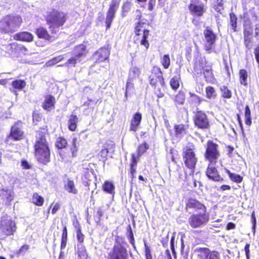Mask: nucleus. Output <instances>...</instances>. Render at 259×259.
Here are the masks:
<instances>
[{"instance_id": "nucleus-1", "label": "nucleus", "mask_w": 259, "mask_h": 259, "mask_svg": "<svg viewBox=\"0 0 259 259\" xmlns=\"http://www.w3.org/2000/svg\"><path fill=\"white\" fill-rule=\"evenodd\" d=\"M36 137L38 140L35 145V155L38 161L46 164L50 161V150L44 136L38 133Z\"/></svg>"}, {"instance_id": "nucleus-2", "label": "nucleus", "mask_w": 259, "mask_h": 259, "mask_svg": "<svg viewBox=\"0 0 259 259\" xmlns=\"http://www.w3.org/2000/svg\"><path fill=\"white\" fill-rule=\"evenodd\" d=\"M66 20L65 14L55 10L48 12L46 16V21L49 25L50 31L53 34L59 31V27L63 26Z\"/></svg>"}, {"instance_id": "nucleus-3", "label": "nucleus", "mask_w": 259, "mask_h": 259, "mask_svg": "<svg viewBox=\"0 0 259 259\" xmlns=\"http://www.w3.org/2000/svg\"><path fill=\"white\" fill-rule=\"evenodd\" d=\"M19 16L7 15L0 21V31L3 33H11L16 31L22 23Z\"/></svg>"}, {"instance_id": "nucleus-4", "label": "nucleus", "mask_w": 259, "mask_h": 259, "mask_svg": "<svg viewBox=\"0 0 259 259\" xmlns=\"http://www.w3.org/2000/svg\"><path fill=\"white\" fill-rule=\"evenodd\" d=\"M195 146L192 143H189L183 150V158L185 165L190 169H194L197 162L194 150Z\"/></svg>"}, {"instance_id": "nucleus-5", "label": "nucleus", "mask_w": 259, "mask_h": 259, "mask_svg": "<svg viewBox=\"0 0 259 259\" xmlns=\"http://www.w3.org/2000/svg\"><path fill=\"white\" fill-rule=\"evenodd\" d=\"M144 25H145L144 23L139 22L136 26L135 33L137 38L135 41L143 46L145 47V50L147 51L149 47V43L147 40L149 35V31L145 28Z\"/></svg>"}, {"instance_id": "nucleus-6", "label": "nucleus", "mask_w": 259, "mask_h": 259, "mask_svg": "<svg viewBox=\"0 0 259 259\" xmlns=\"http://www.w3.org/2000/svg\"><path fill=\"white\" fill-rule=\"evenodd\" d=\"M125 245L126 243L122 238L117 237L112 253L110 254V259H126L127 254Z\"/></svg>"}, {"instance_id": "nucleus-7", "label": "nucleus", "mask_w": 259, "mask_h": 259, "mask_svg": "<svg viewBox=\"0 0 259 259\" xmlns=\"http://www.w3.org/2000/svg\"><path fill=\"white\" fill-rule=\"evenodd\" d=\"M218 147V145L213 142L211 141L207 142L204 157L209 163L215 164L220 156Z\"/></svg>"}, {"instance_id": "nucleus-8", "label": "nucleus", "mask_w": 259, "mask_h": 259, "mask_svg": "<svg viewBox=\"0 0 259 259\" xmlns=\"http://www.w3.org/2000/svg\"><path fill=\"white\" fill-rule=\"evenodd\" d=\"M209 220V215L206 212H201L199 214H193L188 219V223L193 228L201 227Z\"/></svg>"}, {"instance_id": "nucleus-9", "label": "nucleus", "mask_w": 259, "mask_h": 259, "mask_svg": "<svg viewBox=\"0 0 259 259\" xmlns=\"http://www.w3.org/2000/svg\"><path fill=\"white\" fill-rule=\"evenodd\" d=\"M1 230L6 235H11L16 230V223L8 216L2 218Z\"/></svg>"}, {"instance_id": "nucleus-10", "label": "nucleus", "mask_w": 259, "mask_h": 259, "mask_svg": "<svg viewBox=\"0 0 259 259\" xmlns=\"http://www.w3.org/2000/svg\"><path fill=\"white\" fill-rule=\"evenodd\" d=\"M204 36V48L207 51H210L214 45L217 36L213 31L207 27L203 31Z\"/></svg>"}, {"instance_id": "nucleus-11", "label": "nucleus", "mask_w": 259, "mask_h": 259, "mask_svg": "<svg viewBox=\"0 0 259 259\" xmlns=\"http://www.w3.org/2000/svg\"><path fill=\"white\" fill-rule=\"evenodd\" d=\"M149 78L150 79V84L153 87L156 88L163 86L164 80L162 77V73L159 68L154 67L152 69V74Z\"/></svg>"}, {"instance_id": "nucleus-12", "label": "nucleus", "mask_w": 259, "mask_h": 259, "mask_svg": "<svg viewBox=\"0 0 259 259\" xmlns=\"http://www.w3.org/2000/svg\"><path fill=\"white\" fill-rule=\"evenodd\" d=\"M119 3V0H112L111 2L109 9L107 13L106 19L107 28L110 27L113 19L115 16V12L118 8Z\"/></svg>"}, {"instance_id": "nucleus-13", "label": "nucleus", "mask_w": 259, "mask_h": 259, "mask_svg": "<svg viewBox=\"0 0 259 259\" xmlns=\"http://www.w3.org/2000/svg\"><path fill=\"white\" fill-rule=\"evenodd\" d=\"M189 8L192 14L197 16H201L204 12L203 4L198 0H191Z\"/></svg>"}, {"instance_id": "nucleus-14", "label": "nucleus", "mask_w": 259, "mask_h": 259, "mask_svg": "<svg viewBox=\"0 0 259 259\" xmlns=\"http://www.w3.org/2000/svg\"><path fill=\"white\" fill-rule=\"evenodd\" d=\"M141 74V70L137 66L132 67L129 71L128 78L126 84V88H128L132 86V81L138 78Z\"/></svg>"}, {"instance_id": "nucleus-15", "label": "nucleus", "mask_w": 259, "mask_h": 259, "mask_svg": "<svg viewBox=\"0 0 259 259\" xmlns=\"http://www.w3.org/2000/svg\"><path fill=\"white\" fill-rule=\"evenodd\" d=\"M215 164L209 163L206 171L208 178L215 181L223 180V179L218 174L216 168L214 166Z\"/></svg>"}, {"instance_id": "nucleus-16", "label": "nucleus", "mask_w": 259, "mask_h": 259, "mask_svg": "<svg viewBox=\"0 0 259 259\" xmlns=\"http://www.w3.org/2000/svg\"><path fill=\"white\" fill-rule=\"evenodd\" d=\"M23 136V132L21 130L20 123H16L11 128L9 137L15 140H21Z\"/></svg>"}, {"instance_id": "nucleus-17", "label": "nucleus", "mask_w": 259, "mask_h": 259, "mask_svg": "<svg viewBox=\"0 0 259 259\" xmlns=\"http://www.w3.org/2000/svg\"><path fill=\"white\" fill-rule=\"evenodd\" d=\"M186 208L187 210L193 209L195 210H200L201 212H206L205 206L195 199H190L186 203Z\"/></svg>"}, {"instance_id": "nucleus-18", "label": "nucleus", "mask_w": 259, "mask_h": 259, "mask_svg": "<svg viewBox=\"0 0 259 259\" xmlns=\"http://www.w3.org/2000/svg\"><path fill=\"white\" fill-rule=\"evenodd\" d=\"M199 256L201 259H220L218 252H211L207 248H204L200 251Z\"/></svg>"}, {"instance_id": "nucleus-19", "label": "nucleus", "mask_w": 259, "mask_h": 259, "mask_svg": "<svg viewBox=\"0 0 259 259\" xmlns=\"http://www.w3.org/2000/svg\"><path fill=\"white\" fill-rule=\"evenodd\" d=\"M110 52L108 49L103 48L98 50L94 55L97 62H103L106 60L109 57Z\"/></svg>"}, {"instance_id": "nucleus-20", "label": "nucleus", "mask_w": 259, "mask_h": 259, "mask_svg": "<svg viewBox=\"0 0 259 259\" xmlns=\"http://www.w3.org/2000/svg\"><path fill=\"white\" fill-rule=\"evenodd\" d=\"M0 197L6 204H9L13 200L14 192L10 189H2L0 190Z\"/></svg>"}, {"instance_id": "nucleus-21", "label": "nucleus", "mask_w": 259, "mask_h": 259, "mask_svg": "<svg viewBox=\"0 0 259 259\" xmlns=\"http://www.w3.org/2000/svg\"><path fill=\"white\" fill-rule=\"evenodd\" d=\"M195 124L199 128H206L208 125V121L206 114H196Z\"/></svg>"}, {"instance_id": "nucleus-22", "label": "nucleus", "mask_w": 259, "mask_h": 259, "mask_svg": "<svg viewBox=\"0 0 259 259\" xmlns=\"http://www.w3.org/2000/svg\"><path fill=\"white\" fill-rule=\"evenodd\" d=\"M14 38L16 40L30 42L32 41L33 36L29 32H22L15 34Z\"/></svg>"}, {"instance_id": "nucleus-23", "label": "nucleus", "mask_w": 259, "mask_h": 259, "mask_svg": "<svg viewBox=\"0 0 259 259\" xmlns=\"http://www.w3.org/2000/svg\"><path fill=\"white\" fill-rule=\"evenodd\" d=\"M55 102V98L53 96L48 95L46 96L43 104L44 108L47 111H51L54 108Z\"/></svg>"}, {"instance_id": "nucleus-24", "label": "nucleus", "mask_w": 259, "mask_h": 259, "mask_svg": "<svg viewBox=\"0 0 259 259\" xmlns=\"http://www.w3.org/2000/svg\"><path fill=\"white\" fill-rule=\"evenodd\" d=\"M88 53L86 46L83 44H80L76 46L74 50V54L78 58H80L81 57L85 56Z\"/></svg>"}, {"instance_id": "nucleus-25", "label": "nucleus", "mask_w": 259, "mask_h": 259, "mask_svg": "<svg viewBox=\"0 0 259 259\" xmlns=\"http://www.w3.org/2000/svg\"><path fill=\"white\" fill-rule=\"evenodd\" d=\"M36 34L38 37L44 38L48 41L54 40L53 37L50 36L47 30L43 27H40L36 29Z\"/></svg>"}, {"instance_id": "nucleus-26", "label": "nucleus", "mask_w": 259, "mask_h": 259, "mask_svg": "<svg viewBox=\"0 0 259 259\" xmlns=\"http://www.w3.org/2000/svg\"><path fill=\"white\" fill-rule=\"evenodd\" d=\"M102 188L103 191L114 195L115 193V186L112 182L106 181L103 184Z\"/></svg>"}, {"instance_id": "nucleus-27", "label": "nucleus", "mask_w": 259, "mask_h": 259, "mask_svg": "<svg viewBox=\"0 0 259 259\" xmlns=\"http://www.w3.org/2000/svg\"><path fill=\"white\" fill-rule=\"evenodd\" d=\"M141 114H134L131 121V129L132 131H136L141 120Z\"/></svg>"}, {"instance_id": "nucleus-28", "label": "nucleus", "mask_w": 259, "mask_h": 259, "mask_svg": "<svg viewBox=\"0 0 259 259\" xmlns=\"http://www.w3.org/2000/svg\"><path fill=\"white\" fill-rule=\"evenodd\" d=\"M79 117L74 114H71L68 121V127L70 131H74L77 126Z\"/></svg>"}, {"instance_id": "nucleus-29", "label": "nucleus", "mask_w": 259, "mask_h": 259, "mask_svg": "<svg viewBox=\"0 0 259 259\" xmlns=\"http://www.w3.org/2000/svg\"><path fill=\"white\" fill-rule=\"evenodd\" d=\"M187 128V125L179 124L175 126L176 134L177 136L179 137H182L185 135Z\"/></svg>"}, {"instance_id": "nucleus-30", "label": "nucleus", "mask_w": 259, "mask_h": 259, "mask_svg": "<svg viewBox=\"0 0 259 259\" xmlns=\"http://www.w3.org/2000/svg\"><path fill=\"white\" fill-rule=\"evenodd\" d=\"M77 253L79 259H87L86 249L82 244H77Z\"/></svg>"}, {"instance_id": "nucleus-31", "label": "nucleus", "mask_w": 259, "mask_h": 259, "mask_svg": "<svg viewBox=\"0 0 259 259\" xmlns=\"http://www.w3.org/2000/svg\"><path fill=\"white\" fill-rule=\"evenodd\" d=\"M206 97L209 99H214L217 97V93L214 88L208 86L205 88Z\"/></svg>"}, {"instance_id": "nucleus-32", "label": "nucleus", "mask_w": 259, "mask_h": 259, "mask_svg": "<svg viewBox=\"0 0 259 259\" xmlns=\"http://www.w3.org/2000/svg\"><path fill=\"white\" fill-rule=\"evenodd\" d=\"M248 73L246 70L241 69L239 71L240 82L241 84L247 85V84Z\"/></svg>"}, {"instance_id": "nucleus-33", "label": "nucleus", "mask_w": 259, "mask_h": 259, "mask_svg": "<svg viewBox=\"0 0 259 259\" xmlns=\"http://www.w3.org/2000/svg\"><path fill=\"white\" fill-rule=\"evenodd\" d=\"M12 85L15 89L22 90L25 87L26 82L24 80L17 79L12 82Z\"/></svg>"}, {"instance_id": "nucleus-34", "label": "nucleus", "mask_w": 259, "mask_h": 259, "mask_svg": "<svg viewBox=\"0 0 259 259\" xmlns=\"http://www.w3.org/2000/svg\"><path fill=\"white\" fill-rule=\"evenodd\" d=\"M81 60L79 58H78L77 57H76L75 55V57H73L67 60V61L64 64L61 65L62 66H66L68 67H75V64L77 62H80Z\"/></svg>"}, {"instance_id": "nucleus-35", "label": "nucleus", "mask_w": 259, "mask_h": 259, "mask_svg": "<svg viewBox=\"0 0 259 259\" xmlns=\"http://www.w3.org/2000/svg\"><path fill=\"white\" fill-rule=\"evenodd\" d=\"M32 202L37 206H42L44 204V198L37 193H34L32 198Z\"/></svg>"}, {"instance_id": "nucleus-36", "label": "nucleus", "mask_w": 259, "mask_h": 259, "mask_svg": "<svg viewBox=\"0 0 259 259\" xmlns=\"http://www.w3.org/2000/svg\"><path fill=\"white\" fill-rule=\"evenodd\" d=\"M65 187H66V190L69 193H72L73 194L77 193V190L75 188L74 183L73 181L68 180Z\"/></svg>"}, {"instance_id": "nucleus-37", "label": "nucleus", "mask_w": 259, "mask_h": 259, "mask_svg": "<svg viewBox=\"0 0 259 259\" xmlns=\"http://www.w3.org/2000/svg\"><path fill=\"white\" fill-rule=\"evenodd\" d=\"M67 240V230L66 226L63 228V234L62 236L61 248V249L65 248Z\"/></svg>"}, {"instance_id": "nucleus-38", "label": "nucleus", "mask_w": 259, "mask_h": 259, "mask_svg": "<svg viewBox=\"0 0 259 259\" xmlns=\"http://www.w3.org/2000/svg\"><path fill=\"white\" fill-rule=\"evenodd\" d=\"M237 19V18L235 14L233 13L230 14V25L234 31H236Z\"/></svg>"}, {"instance_id": "nucleus-39", "label": "nucleus", "mask_w": 259, "mask_h": 259, "mask_svg": "<svg viewBox=\"0 0 259 259\" xmlns=\"http://www.w3.org/2000/svg\"><path fill=\"white\" fill-rule=\"evenodd\" d=\"M226 172L229 176L230 178L236 183H240L242 180V177L238 174L231 173L228 169H226Z\"/></svg>"}, {"instance_id": "nucleus-40", "label": "nucleus", "mask_w": 259, "mask_h": 259, "mask_svg": "<svg viewBox=\"0 0 259 259\" xmlns=\"http://www.w3.org/2000/svg\"><path fill=\"white\" fill-rule=\"evenodd\" d=\"M220 90L222 92V95L223 98L230 99L231 97L232 93L227 87L223 85L221 87Z\"/></svg>"}, {"instance_id": "nucleus-41", "label": "nucleus", "mask_w": 259, "mask_h": 259, "mask_svg": "<svg viewBox=\"0 0 259 259\" xmlns=\"http://www.w3.org/2000/svg\"><path fill=\"white\" fill-rule=\"evenodd\" d=\"M213 7L218 12H221L223 10V0H214L213 3Z\"/></svg>"}, {"instance_id": "nucleus-42", "label": "nucleus", "mask_w": 259, "mask_h": 259, "mask_svg": "<svg viewBox=\"0 0 259 259\" xmlns=\"http://www.w3.org/2000/svg\"><path fill=\"white\" fill-rule=\"evenodd\" d=\"M170 85L172 89L176 90L180 86V77L179 76L173 77L170 81Z\"/></svg>"}, {"instance_id": "nucleus-43", "label": "nucleus", "mask_w": 259, "mask_h": 259, "mask_svg": "<svg viewBox=\"0 0 259 259\" xmlns=\"http://www.w3.org/2000/svg\"><path fill=\"white\" fill-rule=\"evenodd\" d=\"M63 59H64V57L62 55L57 56L56 57H54L52 60H51L49 61L48 62H47V63H46V65L48 66H51L54 65L55 64H56L58 62H59L62 61V60H63Z\"/></svg>"}, {"instance_id": "nucleus-44", "label": "nucleus", "mask_w": 259, "mask_h": 259, "mask_svg": "<svg viewBox=\"0 0 259 259\" xmlns=\"http://www.w3.org/2000/svg\"><path fill=\"white\" fill-rule=\"evenodd\" d=\"M66 140L63 138H58L56 142V146L59 149L65 148L67 145Z\"/></svg>"}, {"instance_id": "nucleus-45", "label": "nucleus", "mask_w": 259, "mask_h": 259, "mask_svg": "<svg viewBox=\"0 0 259 259\" xmlns=\"http://www.w3.org/2000/svg\"><path fill=\"white\" fill-rule=\"evenodd\" d=\"M76 237L79 243V244H82L84 241V236L81 232V229L79 226L78 225V227L76 230Z\"/></svg>"}, {"instance_id": "nucleus-46", "label": "nucleus", "mask_w": 259, "mask_h": 259, "mask_svg": "<svg viewBox=\"0 0 259 259\" xmlns=\"http://www.w3.org/2000/svg\"><path fill=\"white\" fill-rule=\"evenodd\" d=\"M252 37H244V44L248 50H250L252 46Z\"/></svg>"}, {"instance_id": "nucleus-47", "label": "nucleus", "mask_w": 259, "mask_h": 259, "mask_svg": "<svg viewBox=\"0 0 259 259\" xmlns=\"http://www.w3.org/2000/svg\"><path fill=\"white\" fill-rule=\"evenodd\" d=\"M161 63L164 68L167 69L170 65V58L168 55H164L161 60Z\"/></svg>"}, {"instance_id": "nucleus-48", "label": "nucleus", "mask_w": 259, "mask_h": 259, "mask_svg": "<svg viewBox=\"0 0 259 259\" xmlns=\"http://www.w3.org/2000/svg\"><path fill=\"white\" fill-rule=\"evenodd\" d=\"M185 101V94L183 92H180L176 95L175 101L178 104H182Z\"/></svg>"}, {"instance_id": "nucleus-49", "label": "nucleus", "mask_w": 259, "mask_h": 259, "mask_svg": "<svg viewBox=\"0 0 259 259\" xmlns=\"http://www.w3.org/2000/svg\"><path fill=\"white\" fill-rule=\"evenodd\" d=\"M203 74L206 81L211 82L213 81V75L212 72V70L208 72H203Z\"/></svg>"}, {"instance_id": "nucleus-50", "label": "nucleus", "mask_w": 259, "mask_h": 259, "mask_svg": "<svg viewBox=\"0 0 259 259\" xmlns=\"http://www.w3.org/2000/svg\"><path fill=\"white\" fill-rule=\"evenodd\" d=\"M148 149V145L146 143L140 145L138 147V153L140 155L143 154Z\"/></svg>"}, {"instance_id": "nucleus-51", "label": "nucleus", "mask_w": 259, "mask_h": 259, "mask_svg": "<svg viewBox=\"0 0 259 259\" xmlns=\"http://www.w3.org/2000/svg\"><path fill=\"white\" fill-rule=\"evenodd\" d=\"M108 152H109L107 148H104V149H102L99 153V157H101L100 159L104 160V159L107 156Z\"/></svg>"}, {"instance_id": "nucleus-52", "label": "nucleus", "mask_w": 259, "mask_h": 259, "mask_svg": "<svg viewBox=\"0 0 259 259\" xmlns=\"http://www.w3.org/2000/svg\"><path fill=\"white\" fill-rule=\"evenodd\" d=\"M29 249V246L28 245H23L20 249L18 250L17 253L18 255L23 254L25 253Z\"/></svg>"}, {"instance_id": "nucleus-53", "label": "nucleus", "mask_w": 259, "mask_h": 259, "mask_svg": "<svg viewBox=\"0 0 259 259\" xmlns=\"http://www.w3.org/2000/svg\"><path fill=\"white\" fill-rule=\"evenodd\" d=\"M52 207V213L55 214L59 209L60 205L58 203H56L55 204H52L50 206V208Z\"/></svg>"}, {"instance_id": "nucleus-54", "label": "nucleus", "mask_w": 259, "mask_h": 259, "mask_svg": "<svg viewBox=\"0 0 259 259\" xmlns=\"http://www.w3.org/2000/svg\"><path fill=\"white\" fill-rule=\"evenodd\" d=\"M201 67L203 70V72H208L212 70L211 66L210 65L207 64L206 63H205L204 65L203 63H202Z\"/></svg>"}, {"instance_id": "nucleus-55", "label": "nucleus", "mask_w": 259, "mask_h": 259, "mask_svg": "<svg viewBox=\"0 0 259 259\" xmlns=\"http://www.w3.org/2000/svg\"><path fill=\"white\" fill-rule=\"evenodd\" d=\"M244 115V119L245 120V123L247 125H250L251 124V118L250 114H243Z\"/></svg>"}, {"instance_id": "nucleus-56", "label": "nucleus", "mask_w": 259, "mask_h": 259, "mask_svg": "<svg viewBox=\"0 0 259 259\" xmlns=\"http://www.w3.org/2000/svg\"><path fill=\"white\" fill-rule=\"evenodd\" d=\"M244 37H252V31L250 30L245 28L243 31Z\"/></svg>"}, {"instance_id": "nucleus-57", "label": "nucleus", "mask_w": 259, "mask_h": 259, "mask_svg": "<svg viewBox=\"0 0 259 259\" xmlns=\"http://www.w3.org/2000/svg\"><path fill=\"white\" fill-rule=\"evenodd\" d=\"M145 249V255H151V251L149 247L147 245L146 242H144Z\"/></svg>"}, {"instance_id": "nucleus-58", "label": "nucleus", "mask_w": 259, "mask_h": 259, "mask_svg": "<svg viewBox=\"0 0 259 259\" xmlns=\"http://www.w3.org/2000/svg\"><path fill=\"white\" fill-rule=\"evenodd\" d=\"M249 246L250 245L249 244H246L245 245V248H244V250H245L247 259H249V251H250Z\"/></svg>"}, {"instance_id": "nucleus-59", "label": "nucleus", "mask_w": 259, "mask_h": 259, "mask_svg": "<svg viewBox=\"0 0 259 259\" xmlns=\"http://www.w3.org/2000/svg\"><path fill=\"white\" fill-rule=\"evenodd\" d=\"M17 45L16 44H9L7 46V50L8 51L16 49Z\"/></svg>"}, {"instance_id": "nucleus-60", "label": "nucleus", "mask_w": 259, "mask_h": 259, "mask_svg": "<svg viewBox=\"0 0 259 259\" xmlns=\"http://www.w3.org/2000/svg\"><path fill=\"white\" fill-rule=\"evenodd\" d=\"M76 141H77V140L76 138L73 139L72 142V147L71 148V149L72 150L73 154L74 153V151H76Z\"/></svg>"}, {"instance_id": "nucleus-61", "label": "nucleus", "mask_w": 259, "mask_h": 259, "mask_svg": "<svg viewBox=\"0 0 259 259\" xmlns=\"http://www.w3.org/2000/svg\"><path fill=\"white\" fill-rule=\"evenodd\" d=\"M33 121L35 124H37V122L40 119V117L39 114H33Z\"/></svg>"}, {"instance_id": "nucleus-62", "label": "nucleus", "mask_w": 259, "mask_h": 259, "mask_svg": "<svg viewBox=\"0 0 259 259\" xmlns=\"http://www.w3.org/2000/svg\"><path fill=\"white\" fill-rule=\"evenodd\" d=\"M254 55L256 60L259 63V47H257L254 50Z\"/></svg>"}, {"instance_id": "nucleus-63", "label": "nucleus", "mask_w": 259, "mask_h": 259, "mask_svg": "<svg viewBox=\"0 0 259 259\" xmlns=\"http://www.w3.org/2000/svg\"><path fill=\"white\" fill-rule=\"evenodd\" d=\"M21 165L24 169H28L30 167V166L27 161L23 160L21 162Z\"/></svg>"}, {"instance_id": "nucleus-64", "label": "nucleus", "mask_w": 259, "mask_h": 259, "mask_svg": "<svg viewBox=\"0 0 259 259\" xmlns=\"http://www.w3.org/2000/svg\"><path fill=\"white\" fill-rule=\"evenodd\" d=\"M235 228V224L231 223V222L229 223L227 226V229L229 230H231V229H234Z\"/></svg>"}]
</instances>
